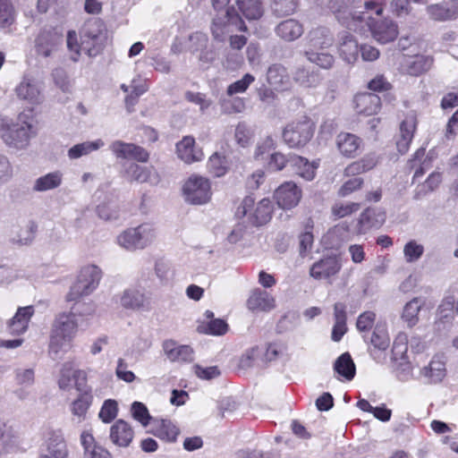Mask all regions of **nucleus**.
Masks as SVG:
<instances>
[{
  "mask_svg": "<svg viewBox=\"0 0 458 458\" xmlns=\"http://www.w3.org/2000/svg\"><path fill=\"white\" fill-rule=\"evenodd\" d=\"M386 0H328V8L337 21L349 30H360L370 22L366 13L382 15Z\"/></svg>",
  "mask_w": 458,
  "mask_h": 458,
  "instance_id": "obj_1",
  "label": "nucleus"
},
{
  "mask_svg": "<svg viewBox=\"0 0 458 458\" xmlns=\"http://www.w3.org/2000/svg\"><path fill=\"white\" fill-rule=\"evenodd\" d=\"M35 134L32 110L20 113L15 121L0 116V138L8 147L24 149Z\"/></svg>",
  "mask_w": 458,
  "mask_h": 458,
  "instance_id": "obj_2",
  "label": "nucleus"
},
{
  "mask_svg": "<svg viewBox=\"0 0 458 458\" xmlns=\"http://www.w3.org/2000/svg\"><path fill=\"white\" fill-rule=\"evenodd\" d=\"M81 45L77 42V35L74 31L67 34V47L73 52L71 58L78 61L81 51L85 52L89 56H96L102 49L104 39V25L98 20L88 21L81 29Z\"/></svg>",
  "mask_w": 458,
  "mask_h": 458,
  "instance_id": "obj_3",
  "label": "nucleus"
},
{
  "mask_svg": "<svg viewBox=\"0 0 458 458\" xmlns=\"http://www.w3.org/2000/svg\"><path fill=\"white\" fill-rule=\"evenodd\" d=\"M78 323L72 315L64 312L56 316L51 331L49 353L53 359L60 358L62 352H66L70 344L77 333Z\"/></svg>",
  "mask_w": 458,
  "mask_h": 458,
  "instance_id": "obj_4",
  "label": "nucleus"
},
{
  "mask_svg": "<svg viewBox=\"0 0 458 458\" xmlns=\"http://www.w3.org/2000/svg\"><path fill=\"white\" fill-rule=\"evenodd\" d=\"M230 0H212L214 9L217 12L213 19L211 32L217 40H224L233 30L246 31L247 27L233 7H229Z\"/></svg>",
  "mask_w": 458,
  "mask_h": 458,
  "instance_id": "obj_5",
  "label": "nucleus"
},
{
  "mask_svg": "<svg viewBox=\"0 0 458 458\" xmlns=\"http://www.w3.org/2000/svg\"><path fill=\"white\" fill-rule=\"evenodd\" d=\"M157 228L151 223H142L123 230L116 236V243L127 251H136L150 246L157 239Z\"/></svg>",
  "mask_w": 458,
  "mask_h": 458,
  "instance_id": "obj_6",
  "label": "nucleus"
},
{
  "mask_svg": "<svg viewBox=\"0 0 458 458\" xmlns=\"http://www.w3.org/2000/svg\"><path fill=\"white\" fill-rule=\"evenodd\" d=\"M101 277L102 271L98 266L86 265L82 267L66 295V301H76L84 295L90 294L98 286Z\"/></svg>",
  "mask_w": 458,
  "mask_h": 458,
  "instance_id": "obj_7",
  "label": "nucleus"
},
{
  "mask_svg": "<svg viewBox=\"0 0 458 458\" xmlns=\"http://www.w3.org/2000/svg\"><path fill=\"white\" fill-rule=\"evenodd\" d=\"M273 205L270 199H263L257 205L252 197L244 198L236 209V216L244 217L256 225H262L267 223L272 216Z\"/></svg>",
  "mask_w": 458,
  "mask_h": 458,
  "instance_id": "obj_8",
  "label": "nucleus"
},
{
  "mask_svg": "<svg viewBox=\"0 0 458 458\" xmlns=\"http://www.w3.org/2000/svg\"><path fill=\"white\" fill-rule=\"evenodd\" d=\"M314 133V123L308 117L293 122L286 125L283 131L284 142L291 148L306 145Z\"/></svg>",
  "mask_w": 458,
  "mask_h": 458,
  "instance_id": "obj_9",
  "label": "nucleus"
},
{
  "mask_svg": "<svg viewBox=\"0 0 458 458\" xmlns=\"http://www.w3.org/2000/svg\"><path fill=\"white\" fill-rule=\"evenodd\" d=\"M182 191L185 200L193 205L208 203L212 195L208 179L199 175L189 177L183 185Z\"/></svg>",
  "mask_w": 458,
  "mask_h": 458,
  "instance_id": "obj_10",
  "label": "nucleus"
},
{
  "mask_svg": "<svg viewBox=\"0 0 458 458\" xmlns=\"http://www.w3.org/2000/svg\"><path fill=\"white\" fill-rule=\"evenodd\" d=\"M43 83L32 75L25 74L15 88L18 98L31 105H39L44 100Z\"/></svg>",
  "mask_w": 458,
  "mask_h": 458,
  "instance_id": "obj_11",
  "label": "nucleus"
},
{
  "mask_svg": "<svg viewBox=\"0 0 458 458\" xmlns=\"http://www.w3.org/2000/svg\"><path fill=\"white\" fill-rule=\"evenodd\" d=\"M275 199L283 209H292L301 199V190L293 182L282 183L275 191Z\"/></svg>",
  "mask_w": 458,
  "mask_h": 458,
  "instance_id": "obj_12",
  "label": "nucleus"
},
{
  "mask_svg": "<svg viewBox=\"0 0 458 458\" xmlns=\"http://www.w3.org/2000/svg\"><path fill=\"white\" fill-rule=\"evenodd\" d=\"M342 268L341 259L336 256H328L315 262L310 268V275L317 280H329Z\"/></svg>",
  "mask_w": 458,
  "mask_h": 458,
  "instance_id": "obj_13",
  "label": "nucleus"
},
{
  "mask_svg": "<svg viewBox=\"0 0 458 458\" xmlns=\"http://www.w3.org/2000/svg\"><path fill=\"white\" fill-rule=\"evenodd\" d=\"M338 54L344 62L349 64H355L360 55V45L355 37L349 32L338 35Z\"/></svg>",
  "mask_w": 458,
  "mask_h": 458,
  "instance_id": "obj_14",
  "label": "nucleus"
},
{
  "mask_svg": "<svg viewBox=\"0 0 458 458\" xmlns=\"http://www.w3.org/2000/svg\"><path fill=\"white\" fill-rule=\"evenodd\" d=\"M371 31L373 38L380 44L394 41L398 36L397 25L390 20H382L366 23Z\"/></svg>",
  "mask_w": 458,
  "mask_h": 458,
  "instance_id": "obj_15",
  "label": "nucleus"
},
{
  "mask_svg": "<svg viewBox=\"0 0 458 458\" xmlns=\"http://www.w3.org/2000/svg\"><path fill=\"white\" fill-rule=\"evenodd\" d=\"M274 32L282 41L290 43L299 39L304 33L302 22L294 18L280 21L274 29Z\"/></svg>",
  "mask_w": 458,
  "mask_h": 458,
  "instance_id": "obj_16",
  "label": "nucleus"
},
{
  "mask_svg": "<svg viewBox=\"0 0 458 458\" xmlns=\"http://www.w3.org/2000/svg\"><path fill=\"white\" fill-rule=\"evenodd\" d=\"M63 37L55 31H43L39 34L36 42V51L44 57L51 56L62 45Z\"/></svg>",
  "mask_w": 458,
  "mask_h": 458,
  "instance_id": "obj_17",
  "label": "nucleus"
},
{
  "mask_svg": "<svg viewBox=\"0 0 458 458\" xmlns=\"http://www.w3.org/2000/svg\"><path fill=\"white\" fill-rule=\"evenodd\" d=\"M178 157L186 164H192L202 160L204 155L200 148L195 146L193 137L185 136L176 144Z\"/></svg>",
  "mask_w": 458,
  "mask_h": 458,
  "instance_id": "obj_18",
  "label": "nucleus"
},
{
  "mask_svg": "<svg viewBox=\"0 0 458 458\" xmlns=\"http://www.w3.org/2000/svg\"><path fill=\"white\" fill-rule=\"evenodd\" d=\"M134 431L131 426L123 420H117L110 428L111 442L120 447H127L131 443Z\"/></svg>",
  "mask_w": 458,
  "mask_h": 458,
  "instance_id": "obj_19",
  "label": "nucleus"
},
{
  "mask_svg": "<svg viewBox=\"0 0 458 458\" xmlns=\"http://www.w3.org/2000/svg\"><path fill=\"white\" fill-rule=\"evenodd\" d=\"M163 350L166 358L172 362H189L193 360V351L189 345L178 344L174 340H165Z\"/></svg>",
  "mask_w": 458,
  "mask_h": 458,
  "instance_id": "obj_20",
  "label": "nucleus"
},
{
  "mask_svg": "<svg viewBox=\"0 0 458 458\" xmlns=\"http://www.w3.org/2000/svg\"><path fill=\"white\" fill-rule=\"evenodd\" d=\"M417 126V119L413 113L408 114L400 125V138L396 142L398 151L404 154L408 151L409 146L413 139Z\"/></svg>",
  "mask_w": 458,
  "mask_h": 458,
  "instance_id": "obj_21",
  "label": "nucleus"
},
{
  "mask_svg": "<svg viewBox=\"0 0 458 458\" xmlns=\"http://www.w3.org/2000/svg\"><path fill=\"white\" fill-rule=\"evenodd\" d=\"M80 440L84 458H111L110 453L96 441L90 431L83 430Z\"/></svg>",
  "mask_w": 458,
  "mask_h": 458,
  "instance_id": "obj_22",
  "label": "nucleus"
},
{
  "mask_svg": "<svg viewBox=\"0 0 458 458\" xmlns=\"http://www.w3.org/2000/svg\"><path fill=\"white\" fill-rule=\"evenodd\" d=\"M386 221V214L377 208H367L359 218L358 233H366L372 228L380 227Z\"/></svg>",
  "mask_w": 458,
  "mask_h": 458,
  "instance_id": "obj_23",
  "label": "nucleus"
},
{
  "mask_svg": "<svg viewBox=\"0 0 458 458\" xmlns=\"http://www.w3.org/2000/svg\"><path fill=\"white\" fill-rule=\"evenodd\" d=\"M420 374L429 383H439L441 382L445 375V360L443 355H435L428 366L422 368Z\"/></svg>",
  "mask_w": 458,
  "mask_h": 458,
  "instance_id": "obj_24",
  "label": "nucleus"
},
{
  "mask_svg": "<svg viewBox=\"0 0 458 458\" xmlns=\"http://www.w3.org/2000/svg\"><path fill=\"white\" fill-rule=\"evenodd\" d=\"M247 306L252 311H269L275 308V299L267 291L257 288L251 292Z\"/></svg>",
  "mask_w": 458,
  "mask_h": 458,
  "instance_id": "obj_25",
  "label": "nucleus"
},
{
  "mask_svg": "<svg viewBox=\"0 0 458 458\" xmlns=\"http://www.w3.org/2000/svg\"><path fill=\"white\" fill-rule=\"evenodd\" d=\"M355 109L357 113L365 115L377 114L380 108V98L374 93H360L354 98Z\"/></svg>",
  "mask_w": 458,
  "mask_h": 458,
  "instance_id": "obj_26",
  "label": "nucleus"
},
{
  "mask_svg": "<svg viewBox=\"0 0 458 458\" xmlns=\"http://www.w3.org/2000/svg\"><path fill=\"white\" fill-rule=\"evenodd\" d=\"M362 140L355 134L341 132L336 137L339 152L346 157H354L360 148Z\"/></svg>",
  "mask_w": 458,
  "mask_h": 458,
  "instance_id": "obj_27",
  "label": "nucleus"
},
{
  "mask_svg": "<svg viewBox=\"0 0 458 458\" xmlns=\"http://www.w3.org/2000/svg\"><path fill=\"white\" fill-rule=\"evenodd\" d=\"M369 343L372 346V348L369 347L370 355L373 359L377 360V351L385 352L390 344V338L386 324H376L373 333L369 338Z\"/></svg>",
  "mask_w": 458,
  "mask_h": 458,
  "instance_id": "obj_28",
  "label": "nucleus"
},
{
  "mask_svg": "<svg viewBox=\"0 0 458 458\" xmlns=\"http://www.w3.org/2000/svg\"><path fill=\"white\" fill-rule=\"evenodd\" d=\"M33 314V306L19 308L13 318L8 323L9 332L13 335H21L26 332Z\"/></svg>",
  "mask_w": 458,
  "mask_h": 458,
  "instance_id": "obj_29",
  "label": "nucleus"
},
{
  "mask_svg": "<svg viewBox=\"0 0 458 458\" xmlns=\"http://www.w3.org/2000/svg\"><path fill=\"white\" fill-rule=\"evenodd\" d=\"M333 42V35L326 27L314 28L308 34L309 49L325 50L331 47Z\"/></svg>",
  "mask_w": 458,
  "mask_h": 458,
  "instance_id": "obj_30",
  "label": "nucleus"
},
{
  "mask_svg": "<svg viewBox=\"0 0 458 458\" xmlns=\"http://www.w3.org/2000/svg\"><path fill=\"white\" fill-rule=\"evenodd\" d=\"M153 434L162 440L174 442L180 433L177 426L167 419L153 420Z\"/></svg>",
  "mask_w": 458,
  "mask_h": 458,
  "instance_id": "obj_31",
  "label": "nucleus"
},
{
  "mask_svg": "<svg viewBox=\"0 0 458 458\" xmlns=\"http://www.w3.org/2000/svg\"><path fill=\"white\" fill-rule=\"evenodd\" d=\"M378 164V157L375 153L365 155L362 158L348 165L344 169L346 176H356L367 173Z\"/></svg>",
  "mask_w": 458,
  "mask_h": 458,
  "instance_id": "obj_32",
  "label": "nucleus"
},
{
  "mask_svg": "<svg viewBox=\"0 0 458 458\" xmlns=\"http://www.w3.org/2000/svg\"><path fill=\"white\" fill-rule=\"evenodd\" d=\"M144 293L137 288H128L120 296V304L126 310H137L145 306Z\"/></svg>",
  "mask_w": 458,
  "mask_h": 458,
  "instance_id": "obj_33",
  "label": "nucleus"
},
{
  "mask_svg": "<svg viewBox=\"0 0 458 458\" xmlns=\"http://www.w3.org/2000/svg\"><path fill=\"white\" fill-rule=\"evenodd\" d=\"M427 13L435 21H447L454 19L458 15V6L454 2L431 4L427 7Z\"/></svg>",
  "mask_w": 458,
  "mask_h": 458,
  "instance_id": "obj_34",
  "label": "nucleus"
},
{
  "mask_svg": "<svg viewBox=\"0 0 458 458\" xmlns=\"http://www.w3.org/2000/svg\"><path fill=\"white\" fill-rule=\"evenodd\" d=\"M290 167L306 181H311L315 177L317 166L302 157L293 155L290 159Z\"/></svg>",
  "mask_w": 458,
  "mask_h": 458,
  "instance_id": "obj_35",
  "label": "nucleus"
},
{
  "mask_svg": "<svg viewBox=\"0 0 458 458\" xmlns=\"http://www.w3.org/2000/svg\"><path fill=\"white\" fill-rule=\"evenodd\" d=\"M426 304V301L421 297H415L408 301L403 310L402 319L408 327H412L419 322V312Z\"/></svg>",
  "mask_w": 458,
  "mask_h": 458,
  "instance_id": "obj_36",
  "label": "nucleus"
},
{
  "mask_svg": "<svg viewBox=\"0 0 458 458\" xmlns=\"http://www.w3.org/2000/svg\"><path fill=\"white\" fill-rule=\"evenodd\" d=\"M63 182V174L60 171L48 173L37 178L32 190L37 192H44L58 188Z\"/></svg>",
  "mask_w": 458,
  "mask_h": 458,
  "instance_id": "obj_37",
  "label": "nucleus"
},
{
  "mask_svg": "<svg viewBox=\"0 0 458 458\" xmlns=\"http://www.w3.org/2000/svg\"><path fill=\"white\" fill-rule=\"evenodd\" d=\"M432 62L431 57L418 55L405 61L404 70L411 75L418 76L427 72L431 67Z\"/></svg>",
  "mask_w": 458,
  "mask_h": 458,
  "instance_id": "obj_38",
  "label": "nucleus"
},
{
  "mask_svg": "<svg viewBox=\"0 0 458 458\" xmlns=\"http://www.w3.org/2000/svg\"><path fill=\"white\" fill-rule=\"evenodd\" d=\"M268 83L276 89H284L289 84V76L286 69L281 64H273L267 70Z\"/></svg>",
  "mask_w": 458,
  "mask_h": 458,
  "instance_id": "obj_39",
  "label": "nucleus"
},
{
  "mask_svg": "<svg viewBox=\"0 0 458 458\" xmlns=\"http://www.w3.org/2000/svg\"><path fill=\"white\" fill-rule=\"evenodd\" d=\"M334 370L347 380H352L356 373L355 364L349 352L340 355L334 363Z\"/></svg>",
  "mask_w": 458,
  "mask_h": 458,
  "instance_id": "obj_40",
  "label": "nucleus"
},
{
  "mask_svg": "<svg viewBox=\"0 0 458 458\" xmlns=\"http://www.w3.org/2000/svg\"><path fill=\"white\" fill-rule=\"evenodd\" d=\"M47 450L54 458H66L67 447L60 431H53L47 439Z\"/></svg>",
  "mask_w": 458,
  "mask_h": 458,
  "instance_id": "obj_41",
  "label": "nucleus"
},
{
  "mask_svg": "<svg viewBox=\"0 0 458 458\" xmlns=\"http://www.w3.org/2000/svg\"><path fill=\"white\" fill-rule=\"evenodd\" d=\"M104 145L105 142L101 139H98L93 141H84L72 146L68 150L67 155L70 159H77L101 148Z\"/></svg>",
  "mask_w": 458,
  "mask_h": 458,
  "instance_id": "obj_42",
  "label": "nucleus"
},
{
  "mask_svg": "<svg viewBox=\"0 0 458 458\" xmlns=\"http://www.w3.org/2000/svg\"><path fill=\"white\" fill-rule=\"evenodd\" d=\"M304 55L310 63L322 69H330L335 63L334 55L321 49H307L304 52Z\"/></svg>",
  "mask_w": 458,
  "mask_h": 458,
  "instance_id": "obj_43",
  "label": "nucleus"
},
{
  "mask_svg": "<svg viewBox=\"0 0 458 458\" xmlns=\"http://www.w3.org/2000/svg\"><path fill=\"white\" fill-rule=\"evenodd\" d=\"M293 79L306 88L316 87L320 83L321 78L318 72L310 71L305 67H299L293 74Z\"/></svg>",
  "mask_w": 458,
  "mask_h": 458,
  "instance_id": "obj_44",
  "label": "nucleus"
},
{
  "mask_svg": "<svg viewBox=\"0 0 458 458\" xmlns=\"http://www.w3.org/2000/svg\"><path fill=\"white\" fill-rule=\"evenodd\" d=\"M237 5L248 20H257L262 16L263 10L259 0H237Z\"/></svg>",
  "mask_w": 458,
  "mask_h": 458,
  "instance_id": "obj_45",
  "label": "nucleus"
},
{
  "mask_svg": "<svg viewBox=\"0 0 458 458\" xmlns=\"http://www.w3.org/2000/svg\"><path fill=\"white\" fill-rule=\"evenodd\" d=\"M442 182V175L440 173L434 172L428 175L427 180L419 185L414 192V199H420L426 197L429 192L434 191Z\"/></svg>",
  "mask_w": 458,
  "mask_h": 458,
  "instance_id": "obj_46",
  "label": "nucleus"
},
{
  "mask_svg": "<svg viewBox=\"0 0 458 458\" xmlns=\"http://www.w3.org/2000/svg\"><path fill=\"white\" fill-rule=\"evenodd\" d=\"M92 395L89 392L84 391L77 399H75L71 404L72 413L78 417L79 421L85 419L86 413L91 405Z\"/></svg>",
  "mask_w": 458,
  "mask_h": 458,
  "instance_id": "obj_47",
  "label": "nucleus"
},
{
  "mask_svg": "<svg viewBox=\"0 0 458 458\" xmlns=\"http://www.w3.org/2000/svg\"><path fill=\"white\" fill-rule=\"evenodd\" d=\"M408 336L405 333H399L393 344L392 360L397 362L407 360Z\"/></svg>",
  "mask_w": 458,
  "mask_h": 458,
  "instance_id": "obj_48",
  "label": "nucleus"
},
{
  "mask_svg": "<svg viewBox=\"0 0 458 458\" xmlns=\"http://www.w3.org/2000/svg\"><path fill=\"white\" fill-rule=\"evenodd\" d=\"M299 0H273L271 9L277 17L290 16L298 7Z\"/></svg>",
  "mask_w": 458,
  "mask_h": 458,
  "instance_id": "obj_49",
  "label": "nucleus"
},
{
  "mask_svg": "<svg viewBox=\"0 0 458 458\" xmlns=\"http://www.w3.org/2000/svg\"><path fill=\"white\" fill-rule=\"evenodd\" d=\"M125 174L131 181L147 182L151 181V171L135 163L130 164L125 169Z\"/></svg>",
  "mask_w": 458,
  "mask_h": 458,
  "instance_id": "obj_50",
  "label": "nucleus"
},
{
  "mask_svg": "<svg viewBox=\"0 0 458 458\" xmlns=\"http://www.w3.org/2000/svg\"><path fill=\"white\" fill-rule=\"evenodd\" d=\"M262 354L259 347L247 349L238 359V369L247 370L257 363Z\"/></svg>",
  "mask_w": 458,
  "mask_h": 458,
  "instance_id": "obj_51",
  "label": "nucleus"
},
{
  "mask_svg": "<svg viewBox=\"0 0 458 458\" xmlns=\"http://www.w3.org/2000/svg\"><path fill=\"white\" fill-rule=\"evenodd\" d=\"M74 304L71 308V311L68 312L70 315H72V318L75 319L77 317L79 318H89L94 315L96 311L95 304L91 301L86 302L82 301H74Z\"/></svg>",
  "mask_w": 458,
  "mask_h": 458,
  "instance_id": "obj_52",
  "label": "nucleus"
},
{
  "mask_svg": "<svg viewBox=\"0 0 458 458\" xmlns=\"http://www.w3.org/2000/svg\"><path fill=\"white\" fill-rule=\"evenodd\" d=\"M424 253L423 245L418 243L416 241L411 240L408 242L403 248L404 259L408 263H412L419 260Z\"/></svg>",
  "mask_w": 458,
  "mask_h": 458,
  "instance_id": "obj_53",
  "label": "nucleus"
},
{
  "mask_svg": "<svg viewBox=\"0 0 458 458\" xmlns=\"http://www.w3.org/2000/svg\"><path fill=\"white\" fill-rule=\"evenodd\" d=\"M208 168L214 176H223L227 171L225 158L217 153L213 154L208 159Z\"/></svg>",
  "mask_w": 458,
  "mask_h": 458,
  "instance_id": "obj_54",
  "label": "nucleus"
},
{
  "mask_svg": "<svg viewBox=\"0 0 458 458\" xmlns=\"http://www.w3.org/2000/svg\"><path fill=\"white\" fill-rule=\"evenodd\" d=\"M118 414V405L114 400H106L98 413L99 419L104 423H110Z\"/></svg>",
  "mask_w": 458,
  "mask_h": 458,
  "instance_id": "obj_55",
  "label": "nucleus"
},
{
  "mask_svg": "<svg viewBox=\"0 0 458 458\" xmlns=\"http://www.w3.org/2000/svg\"><path fill=\"white\" fill-rule=\"evenodd\" d=\"M132 418L139 421L143 427L149 424L151 416L146 405L140 402H134L131 407Z\"/></svg>",
  "mask_w": 458,
  "mask_h": 458,
  "instance_id": "obj_56",
  "label": "nucleus"
},
{
  "mask_svg": "<svg viewBox=\"0 0 458 458\" xmlns=\"http://www.w3.org/2000/svg\"><path fill=\"white\" fill-rule=\"evenodd\" d=\"M360 209V204L356 202H337L332 207V213L338 218L349 216Z\"/></svg>",
  "mask_w": 458,
  "mask_h": 458,
  "instance_id": "obj_57",
  "label": "nucleus"
},
{
  "mask_svg": "<svg viewBox=\"0 0 458 458\" xmlns=\"http://www.w3.org/2000/svg\"><path fill=\"white\" fill-rule=\"evenodd\" d=\"M255 77L250 73H246L241 80L230 84L227 88V95L233 96L238 93H243L249 86L254 82Z\"/></svg>",
  "mask_w": 458,
  "mask_h": 458,
  "instance_id": "obj_58",
  "label": "nucleus"
},
{
  "mask_svg": "<svg viewBox=\"0 0 458 458\" xmlns=\"http://www.w3.org/2000/svg\"><path fill=\"white\" fill-rule=\"evenodd\" d=\"M14 21V10L9 0H0V26L7 27Z\"/></svg>",
  "mask_w": 458,
  "mask_h": 458,
  "instance_id": "obj_59",
  "label": "nucleus"
},
{
  "mask_svg": "<svg viewBox=\"0 0 458 458\" xmlns=\"http://www.w3.org/2000/svg\"><path fill=\"white\" fill-rule=\"evenodd\" d=\"M376 314L372 311L361 313L357 319V329L361 333H368L374 326Z\"/></svg>",
  "mask_w": 458,
  "mask_h": 458,
  "instance_id": "obj_60",
  "label": "nucleus"
},
{
  "mask_svg": "<svg viewBox=\"0 0 458 458\" xmlns=\"http://www.w3.org/2000/svg\"><path fill=\"white\" fill-rule=\"evenodd\" d=\"M13 443L10 428L0 421V454L8 452Z\"/></svg>",
  "mask_w": 458,
  "mask_h": 458,
  "instance_id": "obj_61",
  "label": "nucleus"
},
{
  "mask_svg": "<svg viewBox=\"0 0 458 458\" xmlns=\"http://www.w3.org/2000/svg\"><path fill=\"white\" fill-rule=\"evenodd\" d=\"M73 367L70 362H66L63 365L60 377L58 379V386L61 389H67L71 386L72 379L73 378Z\"/></svg>",
  "mask_w": 458,
  "mask_h": 458,
  "instance_id": "obj_62",
  "label": "nucleus"
},
{
  "mask_svg": "<svg viewBox=\"0 0 458 458\" xmlns=\"http://www.w3.org/2000/svg\"><path fill=\"white\" fill-rule=\"evenodd\" d=\"M394 369L401 381H408L412 377V366L408 360L394 362Z\"/></svg>",
  "mask_w": 458,
  "mask_h": 458,
  "instance_id": "obj_63",
  "label": "nucleus"
},
{
  "mask_svg": "<svg viewBox=\"0 0 458 458\" xmlns=\"http://www.w3.org/2000/svg\"><path fill=\"white\" fill-rule=\"evenodd\" d=\"M363 184V179L361 177H353L347 180L342 187L339 189L338 194L341 197H346L351 193L358 191Z\"/></svg>",
  "mask_w": 458,
  "mask_h": 458,
  "instance_id": "obj_64",
  "label": "nucleus"
}]
</instances>
